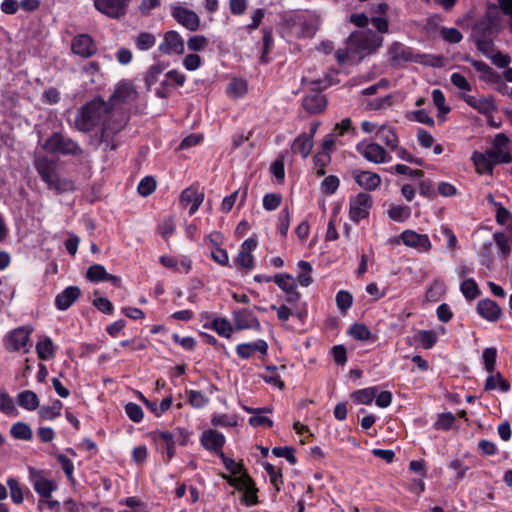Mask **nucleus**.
Wrapping results in <instances>:
<instances>
[{
	"mask_svg": "<svg viewBox=\"0 0 512 512\" xmlns=\"http://www.w3.org/2000/svg\"><path fill=\"white\" fill-rule=\"evenodd\" d=\"M159 50L167 55L183 54L185 50L184 40L178 32L168 31L159 45Z\"/></svg>",
	"mask_w": 512,
	"mask_h": 512,
	"instance_id": "nucleus-18",
	"label": "nucleus"
},
{
	"mask_svg": "<svg viewBox=\"0 0 512 512\" xmlns=\"http://www.w3.org/2000/svg\"><path fill=\"white\" fill-rule=\"evenodd\" d=\"M402 244L416 250L419 253H427L432 248V243L427 234H421L412 229H406L401 233Z\"/></svg>",
	"mask_w": 512,
	"mask_h": 512,
	"instance_id": "nucleus-13",
	"label": "nucleus"
},
{
	"mask_svg": "<svg viewBox=\"0 0 512 512\" xmlns=\"http://www.w3.org/2000/svg\"><path fill=\"white\" fill-rule=\"evenodd\" d=\"M203 200L204 193L194 186L184 189L180 196V204L184 208L189 207V215H193L199 209Z\"/></svg>",
	"mask_w": 512,
	"mask_h": 512,
	"instance_id": "nucleus-22",
	"label": "nucleus"
},
{
	"mask_svg": "<svg viewBox=\"0 0 512 512\" xmlns=\"http://www.w3.org/2000/svg\"><path fill=\"white\" fill-rule=\"evenodd\" d=\"M189 437L190 433L180 427L175 428L172 432L166 430H154L151 432L152 440L159 450L166 452L168 461L175 455L176 443L185 446L189 441Z\"/></svg>",
	"mask_w": 512,
	"mask_h": 512,
	"instance_id": "nucleus-4",
	"label": "nucleus"
},
{
	"mask_svg": "<svg viewBox=\"0 0 512 512\" xmlns=\"http://www.w3.org/2000/svg\"><path fill=\"white\" fill-rule=\"evenodd\" d=\"M356 150L367 161L375 164L389 163L392 160L390 153L375 142L364 140L357 144Z\"/></svg>",
	"mask_w": 512,
	"mask_h": 512,
	"instance_id": "nucleus-8",
	"label": "nucleus"
},
{
	"mask_svg": "<svg viewBox=\"0 0 512 512\" xmlns=\"http://www.w3.org/2000/svg\"><path fill=\"white\" fill-rule=\"evenodd\" d=\"M455 421V417L452 413H441L438 415L435 422V428L441 430H448Z\"/></svg>",
	"mask_w": 512,
	"mask_h": 512,
	"instance_id": "nucleus-61",
	"label": "nucleus"
},
{
	"mask_svg": "<svg viewBox=\"0 0 512 512\" xmlns=\"http://www.w3.org/2000/svg\"><path fill=\"white\" fill-rule=\"evenodd\" d=\"M477 312L481 317L491 322L496 321L501 313L500 308L496 302L490 299L479 301L477 304Z\"/></svg>",
	"mask_w": 512,
	"mask_h": 512,
	"instance_id": "nucleus-31",
	"label": "nucleus"
},
{
	"mask_svg": "<svg viewBox=\"0 0 512 512\" xmlns=\"http://www.w3.org/2000/svg\"><path fill=\"white\" fill-rule=\"evenodd\" d=\"M314 140L312 136L307 134H300L292 144V150L295 153H299L303 158H307L313 148Z\"/></svg>",
	"mask_w": 512,
	"mask_h": 512,
	"instance_id": "nucleus-34",
	"label": "nucleus"
},
{
	"mask_svg": "<svg viewBox=\"0 0 512 512\" xmlns=\"http://www.w3.org/2000/svg\"><path fill=\"white\" fill-rule=\"evenodd\" d=\"M383 38L371 30L353 32L348 40L349 51L355 55L371 54L382 45Z\"/></svg>",
	"mask_w": 512,
	"mask_h": 512,
	"instance_id": "nucleus-5",
	"label": "nucleus"
},
{
	"mask_svg": "<svg viewBox=\"0 0 512 512\" xmlns=\"http://www.w3.org/2000/svg\"><path fill=\"white\" fill-rule=\"evenodd\" d=\"M351 129V120L349 118L343 119L340 123L335 125L333 133L327 135L322 142L323 151L330 153L337 141V138L342 136L345 132Z\"/></svg>",
	"mask_w": 512,
	"mask_h": 512,
	"instance_id": "nucleus-25",
	"label": "nucleus"
},
{
	"mask_svg": "<svg viewBox=\"0 0 512 512\" xmlns=\"http://www.w3.org/2000/svg\"><path fill=\"white\" fill-rule=\"evenodd\" d=\"M0 410L5 414L17 415L14 401L7 393L0 394Z\"/></svg>",
	"mask_w": 512,
	"mask_h": 512,
	"instance_id": "nucleus-56",
	"label": "nucleus"
},
{
	"mask_svg": "<svg viewBox=\"0 0 512 512\" xmlns=\"http://www.w3.org/2000/svg\"><path fill=\"white\" fill-rule=\"evenodd\" d=\"M352 178L360 188L366 191L376 190L382 181L379 174L359 169L352 171Z\"/></svg>",
	"mask_w": 512,
	"mask_h": 512,
	"instance_id": "nucleus-20",
	"label": "nucleus"
},
{
	"mask_svg": "<svg viewBox=\"0 0 512 512\" xmlns=\"http://www.w3.org/2000/svg\"><path fill=\"white\" fill-rule=\"evenodd\" d=\"M500 29V19L496 7L490 8L486 15L473 27V37L479 50L488 54L492 51V37Z\"/></svg>",
	"mask_w": 512,
	"mask_h": 512,
	"instance_id": "nucleus-2",
	"label": "nucleus"
},
{
	"mask_svg": "<svg viewBox=\"0 0 512 512\" xmlns=\"http://www.w3.org/2000/svg\"><path fill=\"white\" fill-rule=\"evenodd\" d=\"M7 485L10 489V495L13 502L16 504L22 503L24 497L19 482L14 478H9L7 480Z\"/></svg>",
	"mask_w": 512,
	"mask_h": 512,
	"instance_id": "nucleus-53",
	"label": "nucleus"
},
{
	"mask_svg": "<svg viewBox=\"0 0 512 512\" xmlns=\"http://www.w3.org/2000/svg\"><path fill=\"white\" fill-rule=\"evenodd\" d=\"M257 247V241L253 238L246 239L238 252L236 262L241 267L250 269L253 267V256L251 252Z\"/></svg>",
	"mask_w": 512,
	"mask_h": 512,
	"instance_id": "nucleus-27",
	"label": "nucleus"
},
{
	"mask_svg": "<svg viewBox=\"0 0 512 512\" xmlns=\"http://www.w3.org/2000/svg\"><path fill=\"white\" fill-rule=\"evenodd\" d=\"M274 282L278 285L280 289L289 294L288 301H294L298 299L299 294L295 292L297 286L296 281L290 274H276L274 276Z\"/></svg>",
	"mask_w": 512,
	"mask_h": 512,
	"instance_id": "nucleus-29",
	"label": "nucleus"
},
{
	"mask_svg": "<svg viewBox=\"0 0 512 512\" xmlns=\"http://www.w3.org/2000/svg\"><path fill=\"white\" fill-rule=\"evenodd\" d=\"M171 12L174 19L189 31H197L200 28V18L193 10L176 3L171 6Z\"/></svg>",
	"mask_w": 512,
	"mask_h": 512,
	"instance_id": "nucleus-12",
	"label": "nucleus"
},
{
	"mask_svg": "<svg viewBox=\"0 0 512 512\" xmlns=\"http://www.w3.org/2000/svg\"><path fill=\"white\" fill-rule=\"evenodd\" d=\"M10 433L13 438L18 440L30 441L33 437V432L30 426L24 422H16L11 426Z\"/></svg>",
	"mask_w": 512,
	"mask_h": 512,
	"instance_id": "nucleus-41",
	"label": "nucleus"
},
{
	"mask_svg": "<svg viewBox=\"0 0 512 512\" xmlns=\"http://www.w3.org/2000/svg\"><path fill=\"white\" fill-rule=\"evenodd\" d=\"M63 403L60 400H55L49 406H42L39 409V416L44 420L52 421L61 415Z\"/></svg>",
	"mask_w": 512,
	"mask_h": 512,
	"instance_id": "nucleus-42",
	"label": "nucleus"
},
{
	"mask_svg": "<svg viewBox=\"0 0 512 512\" xmlns=\"http://www.w3.org/2000/svg\"><path fill=\"white\" fill-rule=\"evenodd\" d=\"M287 21L289 23L291 22L290 28L297 36L310 38L313 37L317 31V26L303 14H296Z\"/></svg>",
	"mask_w": 512,
	"mask_h": 512,
	"instance_id": "nucleus-17",
	"label": "nucleus"
},
{
	"mask_svg": "<svg viewBox=\"0 0 512 512\" xmlns=\"http://www.w3.org/2000/svg\"><path fill=\"white\" fill-rule=\"evenodd\" d=\"M33 329L29 326H21L13 329L6 334L4 338V347L6 350L15 352L25 348L30 340Z\"/></svg>",
	"mask_w": 512,
	"mask_h": 512,
	"instance_id": "nucleus-11",
	"label": "nucleus"
},
{
	"mask_svg": "<svg viewBox=\"0 0 512 512\" xmlns=\"http://www.w3.org/2000/svg\"><path fill=\"white\" fill-rule=\"evenodd\" d=\"M36 352L41 360H49L55 354L54 344L50 337H42L36 344Z\"/></svg>",
	"mask_w": 512,
	"mask_h": 512,
	"instance_id": "nucleus-38",
	"label": "nucleus"
},
{
	"mask_svg": "<svg viewBox=\"0 0 512 512\" xmlns=\"http://www.w3.org/2000/svg\"><path fill=\"white\" fill-rule=\"evenodd\" d=\"M472 161L474 162L479 173L491 172L492 165L495 164L489 159L487 152L485 154L474 152L472 155Z\"/></svg>",
	"mask_w": 512,
	"mask_h": 512,
	"instance_id": "nucleus-44",
	"label": "nucleus"
},
{
	"mask_svg": "<svg viewBox=\"0 0 512 512\" xmlns=\"http://www.w3.org/2000/svg\"><path fill=\"white\" fill-rule=\"evenodd\" d=\"M297 265L298 268L301 270V272L297 276L298 283L302 287H308L312 283L311 273L313 271V268L309 262L304 260L299 261Z\"/></svg>",
	"mask_w": 512,
	"mask_h": 512,
	"instance_id": "nucleus-47",
	"label": "nucleus"
},
{
	"mask_svg": "<svg viewBox=\"0 0 512 512\" xmlns=\"http://www.w3.org/2000/svg\"><path fill=\"white\" fill-rule=\"evenodd\" d=\"M43 149L51 154L79 155L82 153L80 146L71 138L53 133L43 144Z\"/></svg>",
	"mask_w": 512,
	"mask_h": 512,
	"instance_id": "nucleus-7",
	"label": "nucleus"
},
{
	"mask_svg": "<svg viewBox=\"0 0 512 512\" xmlns=\"http://www.w3.org/2000/svg\"><path fill=\"white\" fill-rule=\"evenodd\" d=\"M378 389L377 387H368L364 389L357 390L353 392L352 399L357 404H365L369 405L373 402L375 397L377 396Z\"/></svg>",
	"mask_w": 512,
	"mask_h": 512,
	"instance_id": "nucleus-40",
	"label": "nucleus"
},
{
	"mask_svg": "<svg viewBox=\"0 0 512 512\" xmlns=\"http://www.w3.org/2000/svg\"><path fill=\"white\" fill-rule=\"evenodd\" d=\"M254 352L266 356L268 353V344L263 339H258L255 342L241 343L236 347L237 355L242 359H249Z\"/></svg>",
	"mask_w": 512,
	"mask_h": 512,
	"instance_id": "nucleus-24",
	"label": "nucleus"
},
{
	"mask_svg": "<svg viewBox=\"0 0 512 512\" xmlns=\"http://www.w3.org/2000/svg\"><path fill=\"white\" fill-rule=\"evenodd\" d=\"M376 137L379 141L383 142L388 150L393 151L397 149L399 144L398 137L394 129L388 125H381L376 131Z\"/></svg>",
	"mask_w": 512,
	"mask_h": 512,
	"instance_id": "nucleus-33",
	"label": "nucleus"
},
{
	"mask_svg": "<svg viewBox=\"0 0 512 512\" xmlns=\"http://www.w3.org/2000/svg\"><path fill=\"white\" fill-rule=\"evenodd\" d=\"M460 290L464 297L468 300H473L479 295V289L473 279H467L462 282Z\"/></svg>",
	"mask_w": 512,
	"mask_h": 512,
	"instance_id": "nucleus-49",
	"label": "nucleus"
},
{
	"mask_svg": "<svg viewBox=\"0 0 512 512\" xmlns=\"http://www.w3.org/2000/svg\"><path fill=\"white\" fill-rule=\"evenodd\" d=\"M432 99L440 115L444 116L450 111L449 106L446 105L445 96L440 89H434L432 91Z\"/></svg>",
	"mask_w": 512,
	"mask_h": 512,
	"instance_id": "nucleus-51",
	"label": "nucleus"
},
{
	"mask_svg": "<svg viewBox=\"0 0 512 512\" xmlns=\"http://www.w3.org/2000/svg\"><path fill=\"white\" fill-rule=\"evenodd\" d=\"M388 217L395 222H405L411 217V209L406 205L391 204L387 210Z\"/></svg>",
	"mask_w": 512,
	"mask_h": 512,
	"instance_id": "nucleus-37",
	"label": "nucleus"
},
{
	"mask_svg": "<svg viewBox=\"0 0 512 512\" xmlns=\"http://www.w3.org/2000/svg\"><path fill=\"white\" fill-rule=\"evenodd\" d=\"M125 412L129 419L135 423L141 422L144 416L142 408L133 402H129L125 405Z\"/></svg>",
	"mask_w": 512,
	"mask_h": 512,
	"instance_id": "nucleus-54",
	"label": "nucleus"
},
{
	"mask_svg": "<svg viewBox=\"0 0 512 512\" xmlns=\"http://www.w3.org/2000/svg\"><path fill=\"white\" fill-rule=\"evenodd\" d=\"M72 52L82 58H89L97 51L93 39L87 34H80L73 38L71 43Z\"/></svg>",
	"mask_w": 512,
	"mask_h": 512,
	"instance_id": "nucleus-19",
	"label": "nucleus"
},
{
	"mask_svg": "<svg viewBox=\"0 0 512 512\" xmlns=\"http://www.w3.org/2000/svg\"><path fill=\"white\" fill-rule=\"evenodd\" d=\"M136 46L139 50H148L155 44V37L150 33H140L135 40Z\"/></svg>",
	"mask_w": 512,
	"mask_h": 512,
	"instance_id": "nucleus-55",
	"label": "nucleus"
},
{
	"mask_svg": "<svg viewBox=\"0 0 512 512\" xmlns=\"http://www.w3.org/2000/svg\"><path fill=\"white\" fill-rule=\"evenodd\" d=\"M261 378L268 384L273 385L280 390L284 388V383L278 373V369L275 366H267L265 372L261 375Z\"/></svg>",
	"mask_w": 512,
	"mask_h": 512,
	"instance_id": "nucleus-46",
	"label": "nucleus"
},
{
	"mask_svg": "<svg viewBox=\"0 0 512 512\" xmlns=\"http://www.w3.org/2000/svg\"><path fill=\"white\" fill-rule=\"evenodd\" d=\"M136 97H137V92H136L134 86L129 82L123 81V82H120L116 86V88L110 98V102H111L112 106H116V105L130 103V102L134 101L136 99Z\"/></svg>",
	"mask_w": 512,
	"mask_h": 512,
	"instance_id": "nucleus-21",
	"label": "nucleus"
},
{
	"mask_svg": "<svg viewBox=\"0 0 512 512\" xmlns=\"http://www.w3.org/2000/svg\"><path fill=\"white\" fill-rule=\"evenodd\" d=\"M211 423L214 426H221V427H233L237 424L236 420L227 414L214 415L211 419Z\"/></svg>",
	"mask_w": 512,
	"mask_h": 512,
	"instance_id": "nucleus-63",
	"label": "nucleus"
},
{
	"mask_svg": "<svg viewBox=\"0 0 512 512\" xmlns=\"http://www.w3.org/2000/svg\"><path fill=\"white\" fill-rule=\"evenodd\" d=\"M464 101L482 114L489 115L495 110V104L491 98H479L473 95H463Z\"/></svg>",
	"mask_w": 512,
	"mask_h": 512,
	"instance_id": "nucleus-30",
	"label": "nucleus"
},
{
	"mask_svg": "<svg viewBox=\"0 0 512 512\" xmlns=\"http://www.w3.org/2000/svg\"><path fill=\"white\" fill-rule=\"evenodd\" d=\"M200 442L206 450L220 455V453H223L222 448L225 444V436L216 430L208 429L202 433Z\"/></svg>",
	"mask_w": 512,
	"mask_h": 512,
	"instance_id": "nucleus-23",
	"label": "nucleus"
},
{
	"mask_svg": "<svg viewBox=\"0 0 512 512\" xmlns=\"http://www.w3.org/2000/svg\"><path fill=\"white\" fill-rule=\"evenodd\" d=\"M388 55L393 65H398L402 62H421L419 54H415L411 48L399 42H394L390 45Z\"/></svg>",
	"mask_w": 512,
	"mask_h": 512,
	"instance_id": "nucleus-16",
	"label": "nucleus"
},
{
	"mask_svg": "<svg viewBox=\"0 0 512 512\" xmlns=\"http://www.w3.org/2000/svg\"><path fill=\"white\" fill-rule=\"evenodd\" d=\"M156 187V182L152 177H144L138 184V192L141 196L150 195Z\"/></svg>",
	"mask_w": 512,
	"mask_h": 512,
	"instance_id": "nucleus-62",
	"label": "nucleus"
},
{
	"mask_svg": "<svg viewBox=\"0 0 512 512\" xmlns=\"http://www.w3.org/2000/svg\"><path fill=\"white\" fill-rule=\"evenodd\" d=\"M201 64H202L201 57L198 54H195V53L188 54L183 59V66L188 71H195V70H197L201 66Z\"/></svg>",
	"mask_w": 512,
	"mask_h": 512,
	"instance_id": "nucleus-64",
	"label": "nucleus"
},
{
	"mask_svg": "<svg viewBox=\"0 0 512 512\" xmlns=\"http://www.w3.org/2000/svg\"><path fill=\"white\" fill-rule=\"evenodd\" d=\"M415 339L420 343L422 348L430 349L436 344L438 336L433 330H420L416 334Z\"/></svg>",
	"mask_w": 512,
	"mask_h": 512,
	"instance_id": "nucleus-45",
	"label": "nucleus"
},
{
	"mask_svg": "<svg viewBox=\"0 0 512 512\" xmlns=\"http://www.w3.org/2000/svg\"><path fill=\"white\" fill-rule=\"evenodd\" d=\"M188 401L194 408H202L204 407L208 400L207 398L197 390H190L187 392Z\"/></svg>",
	"mask_w": 512,
	"mask_h": 512,
	"instance_id": "nucleus-60",
	"label": "nucleus"
},
{
	"mask_svg": "<svg viewBox=\"0 0 512 512\" xmlns=\"http://www.w3.org/2000/svg\"><path fill=\"white\" fill-rule=\"evenodd\" d=\"M80 294L77 286H69L56 296L55 305L59 310H66L79 298Z\"/></svg>",
	"mask_w": 512,
	"mask_h": 512,
	"instance_id": "nucleus-28",
	"label": "nucleus"
},
{
	"mask_svg": "<svg viewBox=\"0 0 512 512\" xmlns=\"http://www.w3.org/2000/svg\"><path fill=\"white\" fill-rule=\"evenodd\" d=\"M327 101L323 94L315 92L303 99V107L309 113H320L326 107Z\"/></svg>",
	"mask_w": 512,
	"mask_h": 512,
	"instance_id": "nucleus-32",
	"label": "nucleus"
},
{
	"mask_svg": "<svg viewBox=\"0 0 512 512\" xmlns=\"http://www.w3.org/2000/svg\"><path fill=\"white\" fill-rule=\"evenodd\" d=\"M232 320L236 330H262L258 318L247 308L237 309L232 312Z\"/></svg>",
	"mask_w": 512,
	"mask_h": 512,
	"instance_id": "nucleus-14",
	"label": "nucleus"
},
{
	"mask_svg": "<svg viewBox=\"0 0 512 512\" xmlns=\"http://www.w3.org/2000/svg\"><path fill=\"white\" fill-rule=\"evenodd\" d=\"M229 485L235 487L239 491L249 490L254 485L253 480L245 473H240L236 476H223Z\"/></svg>",
	"mask_w": 512,
	"mask_h": 512,
	"instance_id": "nucleus-39",
	"label": "nucleus"
},
{
	"mask_svg": "<svg viewBox=\"0 0 512 512\" xmlns=\"http://www.w3.org/2000/svg\"><path fill=\"white\" fill-rule=\"evenodd\" d=\"M86 277L91 282H111L114 285H119L121 279L117 276L109 274L105 267L100 264H94L87 270Z\"/></svg>",
	"mask_w": 512,
	"mask_h": 512,
	"instance_id": "nucleus-26",
	"label": "nucleus"
},
{
	"mask_svg": "<svg viewBox=\"0 0 512 512\" xmlns=\"http://www.w3.org/2000/svg\"><path fill=\"white\" fill-rule=\"evenodd\" d=\"M17 403L25 410L33 411L39 407V398L31 390H25L17 395Z\"/></svg>",
	"mask_w": 512,
	"mask_h": 512,
	"instance_id": "nucleus-35",
	"label": "nucleus"
},
{
	"mask_svg": "<svg viewBox=\"0 0 512 512\" xmlns=\"http://www.w3.org/2000/svg\"><path fill=\"white\" fill-rule=\"evenodd\" d=\"M372 207V197L364 192L358 193L355 197L350 199L349 202V217L358 223L359 221L369 216Z\"/></svg>",
	"mask_w": 512,
	"mask_h": 512,
	"instance_id": "nucleus-9",
	"label": "nucleus"
},
{
	"mask_svg": "<svg viewBox=\"0 0 512 512\" xmlns=\"http://www.w3.org/2000/svg\"><path fill=\"white\" fill-rule=\"evenodd\" d=\"M211 328L220 336L230 338L233 333L232 324L225 318H216L211 323Z\"/></svg>",
	"mask_w": 512,
	"mask_h": 512,
	"instance_id": "nucleus-43",
	"label": "nucleus"
},
{
	"mask_svg": "<svg viewBox=\"0 0 512 512\" xmlns=\"http://www.w3.org/2000/svg\"><path fill=\"white\" fill-rule=\"evenodd\" d=\"M208 45V39L203 35H194L187 40V47L190 51L199 52Z\"/></svg>",
	"mask_w": 512,
	"mask_h": 512,
	"instance_id": "nucleus-50",
	"label": "nucleus"
},
{
	"mask_svg": "<svg viewBox=\"0 0 512 512\" xmlns=\"http://www.w3.org/2000/svg\"><path fill=\"white\" fill-rule=\"evenodd\" d=\"M248 91V85L246 80L242 78H233L226 88V93L231 98H242Z\"/></svg>",
	"mask_w": 512,
	"mask_h": 512,
	"instance_id": "nucleus-36",
	"label": "nucleus"
},
{
	"mask_svg": "<svg viewBox=\"0 0 512 512\" xmlns=\"http://www.w3.org/2000/svg\"><path fill=\"white\" fill-rule=\"evenodd\" d=\"M131 0H94L93 4L101 14L118 19L127 13Z\"/></svg>",
	"mask_w": 512,
	"mask_h": 512,
	"instance_id": "nucleus-10",
	"label": "nucleus"
},
{
	"mask_svg": "<svg viewBox=\"0 0 512 512\" xmlns=\"http://www.w3.org/2000/svg\"><path fill=\"white\" fill-rule=\"evenodd\" d=\"M509 384L501 377L499 373L495 375H490L486 379L485 389L486 390H495L499 389L502 392H507L509 390Z\"/></svg>",
	"mask_w": 512,
	"mask_h": 512,
	"instance_id": "nucleus-48",
	"label": "nucleus"
},
{
	"mask_svg": "<svg viewBox=\"0 0 512 512\" xmlns=\"http://www.w3.org/2000/svg\"><path fill=\"white\" fill-rule=\"evenodd\" d=\"M108 114L109 105L100 98L94 99L78 110L75 127L81 132H88L103 122V136L120 131L125 126L126 120L122 118L112 126L111 119H107Z\"/></svg>",
	"mask_w": 512,
	"mask_h": 512,
	"instance_id": "nucleus-1",
	"label": "nucleus"
},
{
	"mask_svg": "<svg viewBox=\"0 0 512 512\" xmlns=\"http://www.w3.org/2000/svg\"><path fill=\"white\" fill-rule=\"evenodd\" d=\"M339 183L338 177L330 175L322 181L321 190L328 195H332L337 191Z\"/></svg>",
	"mask_w": 512,
	"mask_h": 512,
	"instance_id": "nucleus-58",
	"label": "nucleus"
},
{
	"mask_svg": "<svg viewBox=\"0 0 512 512\" xmlns=\"http://www.w3.org/2000/svg\"><path fill=\"white\" fill-rule=\"evenodd\" d=\"M350 335L360 341H365L370 339L371 332L370 330L363 324H354L349 329Z\"/></svg>",
	"mask_w": 512,
	"mask_h": 512,
	"instance_id": "nucleus-52",
	"label": "nucleus"
},
{
	"mask_svg": "<svg viewBox=\"0 0 512 512\" xmlns=\"http://www.w3.org/2000/svg\"><path fill=\"white\" fill-rule=\"evenodd\" d=\"M497 351L495 348H486L483 351L482 359L484 362L485 369L488 372H493L495 369Z\"/></svg>",
	"mask_w": 512,
	"mask_h": 512,
	"instance_id": "nucleus-57",
	"label": "nucleus"
},
{
	"mask_svg": "<svg viewBox=\"0 0 512 512\" xmlns=\"http://www.w3.org/2000/svg\"><path fill=\"white\" fill-rule=\"evenodd\" d=\"M352 301V295L347 291L340 290L336 295L337 306L343 312H345L351 307Z\"/></svg>",
	"mask_w": 512,
	"mask_h": 512,
	"instance_id": "nucleus-59",
	"label": "nucleus"
},
{
	"mask_svg": "<svg viewBox=\"0 0 512 512\" xmlns=\"http://www.w3.org/2000/svg\"><path fill=\"white\" fill-rule=\"evenodd\" d=\"M487 155L495 164L510 162L509 139L504 134H497L492 148L487 151Z\"/></svg>",
	"mask_w": 512,
	"mask_h": 512,
	"instance_id": "nucleus-15",
	"label": "nucleus"
},
{
	"mask_svg": "<svg viewBox=\"0 0 512 512\" xmlns=\"http://www.w3.org/2000/svg\"><path fill=\"white\" fill-rule=\"evenodd\" d=\"M28 479L34 491L41 498H51L52 493L58 489V483L51 477L48 470H39L34 467L28 468Z\"/></svg>",
	"mask_w": 512,
	"mask_h": 512,
	"instance_id": "nucleus-6",
	"label": "nucleus"
},
{
	"mask_svg": "<svg viewBox=\"0 0 512 512\" xmlns=\"http://www.w3.org/2000/svg\"><path fill=\"white\" fill-rule=\"evenodd\" d=\"M35 169L43 182L49 189L59 193L73 190V183L70 180L61 178L57 172L55 163L45 156H38L34 162Z\"/></svg>",
	"mask_w": 512,
	"mask_h": 512,
	"instance_id": "nucleus-3",
	"label": "nucleus"
}]
</instances>
